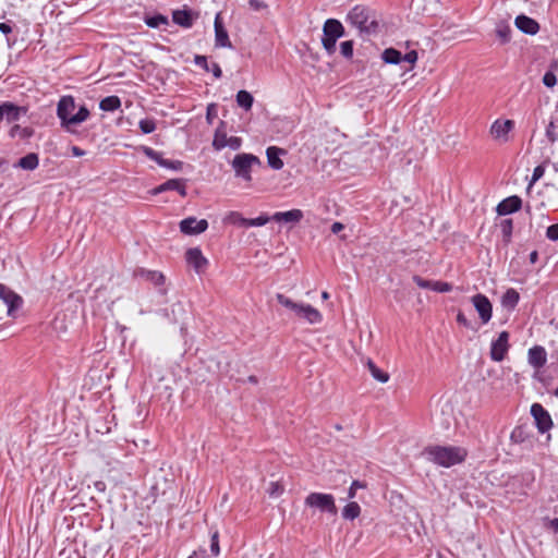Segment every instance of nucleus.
Returning a JSON list of instances; mask_svg holds the SVG:
<instances>
[{
  "instance_id": "obj_1",
  "label": "nucleus",
  "mask_w": 558,
  "mask_h": 558,
  "mask_svg": "<svg viewBox=\"0 0 558 558\" xmlns=\"http://www.w3.org/2000/svg\"><path fill=\"white\" fill-rule=\"evenodd\" d=\"M76 105L72 96H62L58 101L57 116L60 120V124L70 133H74L73 128L85 122L90 116L86 106H81L77 112L74 113Z\"/></svg>"
},
{
  "instance_id": "obj_2",
  "label": "nucleus",
  "mask_w": 558,
  "mask_h": 558,
  "mask_svg": "<svg viewBox=\"0 0 558 558\" xmlns=\"http://www.w3.org/2000/svg\"><path fill=\"white\" fill-rule=\"evenodd\" d=\"M422 454L430 462L442 466L450 468L463 462L468 456V451L463 447L458 446H428Z\"/></svg>"
},
{
  "instance_id": "obj_3",
  "label": "nucleus",
  "mask_w": 558,
  "mask_h": 558,
  "mask_svg": "<svg viewBox=\"0 0 558 558\" xmlns=\"http://www.w3.org/2000/svg\"><path fill=\"white\" fill-rule=\"evenodd\" d=\"M276 299L279 304L290 310L295 317L304 319L311 325L318 324L323 320L320 312L310 304L294 302L282 293H277Z\"/></svg>"
},
{
  "instance_id": "obj_4",
  "label": "nucleus",
  "mask_w": 558,
  "mask_h": 558,
  "mask_svg": "<svg viewBox=\"0 0 558 558\" xmlns=\"http://www.w3.org/2000/svg\"><path fill=\"white\" fill-rule=\"evenodd\" d=\"M347 20L356 27L361 34H375L378 29V23L374 13L364 5H355L347 16Z\"/></svg>"
},
{
  "instance_id": "obj_5",
  "label": "nucleus",
  "mask_w": 558,
  "mask_h": 558,
  "mask_svg": "<svg viewBox=\"0 0 558 558\" xmlns=\"http://www.w3.org/2000/svg\"><path fill=\"white\" fill-rule=\"evenodd\" d=\"M344 35V27L340 21L328 19L323 26L322 45L328 54L336 51L337 40Z\"/></svg>"
},
{
  "instance_id": "obj_6",
  "label": "nucleus",
  "mask_w": 558,
  "mask_h": 558,
  "mask_svg": "<svg viewBox=\"0 0 558 558\" xmlns=\"http://www.w3.org/2000/svg\"><path fill=\"white\" fill-rule=\"evenodd\" d=\"M254 165H260V160L253 154L241 153L234 156L231 166L238 178L245 181H251L252 167Z\"/></svg>"
},
{
  "instance_id": "obj_7",
  "label": "nucleus",
  "mask_w": 558,
  "mask_h": 558,
  "mask_svg": "<svg viewBox=\"0 0 558 558\" xmlns=\"http://www.w3.org/2000/svg\"><path fill=\"white\" fill-rule=\"evenodd\" d=\"M304 504L306 507L317 509L320 512H327L336 515L338 512L335 498L330 494L311 493L306 496Z\"/></svg>"
},
{
  "instance_id": "obj_8",
  "label": "nucleus",
  "mask_w": 558,
  "mask_h": 558,
  "mask_svg": "<svg viewBox=\"0 0 558 558\" xmlns=\"http://www.w3.org/2000/svg\"><path fill=\"white\" fill-rule=\"evenodd\" d=\"M23 303L22 298L7 286L0 283V319L3 314L13 316Z\"/></svg>"
},
{
  "instance_id": "obj_9",
  "label": "nucleus",
  "mask_w": 558,
  "mask_h": 558,
  "mask_svg": "<svg viewBox=\"0 0 558 558\" xmlns=\"http://www.w3.org/2000/svg\"><path fill=\"white\" fill-rule=\"evenodd\" d=\"M531 415L539 433L544 434L553 427V420L548 411L542 404L533 403L531 407Z\"/></svg>"
},
{
  "instance_id": "obj_10",
  "label": "nucleus",
  "mask_w": 558,
  "mask_h": 558,
  "mask_svg": "<svg viewBox=\"0 0 558 558\" xmlns=\"http://www.w3.org/2000/svg\"><path fill=\"white\" fill-rule=\"evenodd\" d=\"M509 332L501 331L496 340L492 342L490 359L495 362H501L509 350Z\"/></svg>"
},
{
  "instance_id": "obj_11",
  "label": "nucleus",
  "mask_w": 558,
  "mask_h": 558,
  "mask_svg": "<svg viewBox=\"0 0 558 558\" xmlns=\"http://www.w3.org/2000/svg\"><path fill=\"white\" fill-rule=\"evenodd\" d=\"M472 303L480 315L482 324H487L493 314V306L488 298L484 294L477 293L472 298Z\"/></svg>"
},
{
  "instance_id": "obj_12",
  "label": "nucleus",
  "mask_w": 558,
  "mask_h": 558,
  "mask_svg": "<svg viewBox=\"0 0 558 558\" xmlns=\"http://www.w3.org/2000/svg\"><path fill=\"white\" fill-rule=\"evenodd\" d=\"M27 109L17 106L10 101H4L0 105V121L5 120L8 123L20 120L22 114H25Z\"/></svg>"
},
{
  "instance_id": "obj_13",
  "label": "nucleus",
  "mask_w": 558,
  "mask_h": 558,
  "mask_svg": "<svg viewBox=\"0 0 558 558\" xmlns=\"http://www.w3.org/2000/svg\"><path fill=\"white\" fill-rule=\"evenodd\" d=\"M207 228V220H197L195 217L185 218L180 222V231L184 234H199L206 231Z\"/></svg>"
},
{
  "instance_id": "obj_14",
  "label": "nucleus",
  "mask_w": 558,
  "mask_h": 558,
  "mask_svg": "<svg viewBox=\"0 0 558 558\" xmlns=\"http://www.w3.org/2000/svg\"><path fill=\"white\" fill-rule=\"evenodd\" d=\"M185 259L198 274L202 272L208 264L207 258L198 247L189 248L185 253Z\"/></svg>"
},
{
  "instance_id": "obj_15",
  "label": "nucleus",
  "mask_w": 558,
  "mask_h": 558,
  "mask_svg": "<svg viewBox=\"0 0 558 558\" xmlns=\"http://www.w3.org/2000/svg\"><path fill=\"white\" fill-rule=\"evenodd\" d=\"M513 128L514 122L512 120H496L490 126V134L496 140H502V142H508V134Z\"/></svg>"
},
{
  "instance_id": "obj_16",
  "label": "nucleus",
  "mask_w": 558,
  "mask_h": 558,
  "mask_svg": "<svg viewBox=\"0 0 558 558\" xmlns=\"http://www.w3.org/2000/svg\"><path fill=\"white\" fill-rule=\"evenodd\" d=\"M166 191H177L181 196H186L185 180L170 179L153 190V194L157 195Z\"/></svg>"
},
{
  "instance_id": "obj_17",
  "label": "nucleus",
  "mask_w": 558,
  "mask_h": 558,
  "mask_svg": "<svg viewBox=\"0 0 558 558\" xmlns=\"http://www.w3.org/2000/svg\"><path fill=\"white\" fill-rule=\"evenodd\" d=\"M522 206V199L517 196L512 195L505 199H502L496 207V211L500 216H506L512 213L518 211Z\"/></svg>"
},
{
  "instance_id": "obj_18",
  "label": "nucleus",
  "mask_w": 558,
  "mask_h": 558,
  "mask_svg": "<svg viewBox=\"0 0 558 558\" xmlns=\"http://www.w3.org/2000/svg\"><path fill=\"white\" fill-rule=\"evenodd\" d=\"M215 45L216 47L231 48L232 44L229 39L227 29L225 28L220 13L215 17Z\"/></svg>"
},
{
  "instance_id": "obj_19",
  "label": "nucleus",
  "mask_w": 558,
  "mask_h": 558,
  "mask_svg": "<svg viewBox=\"0 0 558 558\" xmlns=\"http://www.w3.org/2000/svg\"><path fill=\"white\" fill-rule=\"evenodd\" d=\"M287 150L277 146H269L266 150L268 166L274 170H281L283 168V161L281 156L286 155Z\"/></svg>"
},
{
  "instance_id": "obj_20",
  "label": "nucleus",
  "mask_w": 558,
  "mask_h": 558,
  "mask_svg": "<svg viewBox=\"0 0 558 558\" xmlns=\"http://www.w3.org/2000/svg\"><path fill=\"white\" fill-rule=\"evenodd\" d=\"M515 26L524 34L535 35L539 31V24L526 15H518L514 21Z\"/></svg>"
},
{
  "instance_id": "obj_21",
  "label": "nucleus",
  "mask_w": 558,
  "mask_h": 558,
  "mask_svg": "<svg viewBox=\"0 0 558 558\" xmlns=\"http://www.w3.org/2000/svg\"><path fill=\"white\" fill-rule=\"evenodd\" d=\"M529 363L534 368L538 369L546 364L547 354L543 347L535 345L529 350Z\"/></svg>"
},
{
  "instance_id": "obj_22",
  "label": "nucleus",
  "mask_w": 558,
  "mask_h": 558,
  "mask_svg": "<svg viewBox=\"0 0 558 558\" xmlns=\"http://www.w3.org/2000/svg\"><path fill=\"white\" fill-rule=\"evenodd\" d=\"M532 437L531 426L527 424H521L512 430L510 439L513 444H524L530 441Z\"/></svg>"
},
{
  "instance_id": "obj_23",
  "label": "nucleus",
  "mask_w": 558,
  "mask_h": 558,
  "mask_svg": "<svg viewBox=\"0 0 558 558\" xmlns=\"http://www.w3.org/2000/svg\"><path fill=\"white\" fill-rule=\"evenodd\" d=\"M303 218V211L301 209H291L288 211H278L271 219L277 222H299Z\"/></svg>"
},
{
  "instance_id": "obj_24",
  "label": "nucleus",
  "mask_w": 558,
  "mask_h": 558,
  "mask_svg": "<svg viewBox=\"0 0 558 558\" xmlns=\"http://www.w3.org/2000/svg\"><path fill=\"white\" fill-rule=\"evenodd\" d=\"M519 292L513 288H509L501 298V305L508 310H514L519 303Z\"/></svg>"
},
{
  "instance_id": "obj_25",
  "label": "nucleus",
  "mask_w": 558,
  "mask_h": 558,
  "mask_svg": "<svg viewBox=\"0 0 558 558\" xmlns=\"http://www.w3.org/2000/svg\"><path fill=\"white\" fill-rule=\"evenodd\" d=\"M172 20L175 24L189 28L193 25V17L190 11L177 10L172 13Z\"/></svg>"
},
{
  "instance_id": "obj_26",
  "label": "nucleus",
  "mask_w": 558,
  "mask_h": 558,
  "mask_svg": "<svg viewBox=\"0 0 558 558\" xmlns=\"http://www.w3.org/2000/svg\"><path fill=\"white\" fill-rule=\"evenodd\" d=\"M39 165V158L36 153H29L26 156L20 158L15 167L22 168L24 170H35Z\"/></svg>"
},
{
  "instance_id": "obj_27",
  "label": "nucleus",
  "mask_w": 558,
  "mask_h": 558,
  "mask_svg": "<svg viewBox=\"0 0 558 558\" xmlns=\"http://www.w3.org/2000/svg\"><path fill=\"white\" fill-rule=\"evenodd\" d=\"M121 107V100L118 96H107L99 102V108L102 111H114Z\"/></svg>"
},
{
  "instance_id": "obj_28",
  "label": "nucleus",
  "mask_w": 558,
  "mask_h": 558,
  "mask_svg": "<svg viewBox=\"0 0 558 558\" xmlns=\"http://www.w3.org/2000/svg\"><path fill=\"white\" fill-rule=\"evenodd\" d=\"M381 58L384 62L389 64H399L402 62V53L395 48H387L383 51Z\"/></svg>"
},
{
  "instance_id": "obj_29",
  "label": "nucleus",
  "mask_w": 558,
  "mask_h": 558,
  "mask_svg": "<svg viewBox=\"0 0 558 558\" xmlns=\"http://www.w3.org/2000/svg\"><path fill=\"white\" fill-rule=\"evenodd\" d=\"M361 513V507L357 502L351 501L342 509V517L347 520H354Z\"/></svg>"
},
{
  "instance_id": "obj_30",
  "label": "nucleus",
  "mask_w": 558,
  "mask_h": 558,
  "mask_svg": "<svg viewBox=\"0 0 558 558\" xmlns=\"http://www.w3.org/2000/svg\"><path fill=\"white\" fill-rule=\"evenodd\" d=\"M236 102L241 108L250 110L253 106L254 98L247 90H239L236 94Z\"/></svg>"
},
{
  "instance_id": "obj_31",
  "label": "nucleus",
  "mask_w": 558,
  "mask_h": 558,
  "mask_svg": "<svg viewBox=\"0 0 558 558\" xmlns=\"http://www.w3.org/2000/svg\"><path fill=\"white\" fill-rule=\"evenodd\" d=\"M367 367L374 379L379 383H387L389 380V374L378 368L372 360L367 361Z\"/></svg>"
},
{
  "instance_id": "obj_32",
  "label": "nucleus",
  "mask_w": 558,
  "mask_h": 558,
  "mask_svg": "<svg viewBox=\"0 0 558 558\" xmlns=\"http://www.w3.org/2000/svg\"><path fill=\"white\" fill-rule=\"evenodd\" d=\"M496 35L501 44H507L511 39V27L508 24L500 23L496 27Z\"/></svg>"
},
{
  "instance_id": "obj_33",
  "label": "nucleus",
  "mask_w": 558,
  "mask_h": 558,
  "mask_svg": "<svg viewBox=\"0 0 558 558\" xmlns=\"http://www.w3.org/2000/svg\"><path fill=\"white\" fill-rule=\"evenodd\" d=\"M145 23L148 27L158 28L161 25H168V17L162 14H156L153 16H146Z\"/></svg>"
},
{
  "instance_id": "obj_34",
  "label": "nucleus",
  "mask_w": 558,
  "mask_h": 558,
  "mask_svg": "<svg viewBox=\"0 0 558 558\" xmlns=\"http://www.w3.org/2000/svg\"><path fill=\"white\" fill-rule=\"evenodd\" d=\"M500 230H501L505 243H507V244L510 243L511 235H512V230H513V221H512V219L507 218V219L501 220V222H500Z\"/></svg>"
},
{
  "instance_id": "obj_35",
  "label": "nucleus",
  "mask_w": 558,
  "mask_h": 558,
  "mask_svg": "<svg viewBox=\"0 0 558 558\" xmlns=\"http://www.w3.org/2000/svg\"><path fill=\"white\" fill-rule=\"evenodd\" d=\"M143 153L146 157H148L150 160L156 161L160 167H163L162 161H166L165 158H162L161 153L153 149L151 147L144 146Z\"/></svg>"
},
{
  "instance_id": "obj_36",
  "label": "nucleus",
  "mask_w": 558,
  "mask_h": 558,
  "mask_svg": "<svg viewBox=\"0 0 558 558\" xmlns=\"http://www.w3.org/2000/svg\"><path fill=\"white\" fill-rule=\"evenodd\" d=\"M143 275H145L146 279L151 281L155 286H161L165 283V276L159 271L148 270L143 271Z\"/></svg>"
},
{
  "instance_id": "obj_37",
  "label": "nucleus",
  "mask_w": 558,
  "mask_h": 558,
  "mask_svg": "<svg viewBox=\"0 0 558 558\" xmlns=\"http://www.w3.org/2000/svg\"><path fill=\"white\" fill-rule=\"evenodd\" d=\"M228 138L229 137H227V134L225 131L217 129L215 132L214 141H213L214 148L217 150L225 148L226 146H219V142L226 143V142H228Z\"/></svg>"
},
{
  "instance_id": "obj_38",
  "label": "nucleus",
  "mask_w": 558,
  "mask_h": 558,
  "mask_svg": "<svg viewBox=\"0 0 558 558\" xmlns=\"http://www.w3.org/2000/svg\"><path fill=\"white\" fill-rule=\"evenodd\" d=\"M138 126L144 134H150L156 130V123L153 119L141 120Z\"/></svg>"
},
{
  "instance_id": "obj_39",
  "label": "nucleus",
  "mask_w": 558,
  "mask_h": 558,
  "mask_svg": "<svg viewBox=\"0 0 558 558\" xmlns=\"http://www.w3.org/2000/svg\"><path fill=\"white\" fill-rule=\"evenodd\" d=\"M270 219H271V217H269L265 214L258 216L257 218H253V219L247 218V221H245L246 228L265 226Z\"/></svg>"
},
{
  "instance_id": "obj_40",
  "label": "nucleus",
  "mask_w": 558,
  "mask_h": 558,
  "mask_svg": "<svg viewBox=\"0 0 558 558\" xmlns=\"http://www.w3.org/2000/svg\"><path fill=\"white\" fill-rule=\"evenodd\" d=\"M340 52L344 58L351 59L353 57V41L352 40L342 41L340 44Z\"/></svg>"
},
{
  "instance_id": "obj_41",
  "label": "nucleus",
  "mask_w": 558,
  "mask_h": 558,
  "mask_svg": "<svg viewBox=\"0 0 558 558\" xmlns=\"http://www.w3.org/2000/svg\"><path fill=\"white\" fill-rule=\"evenodd\" d=\"M241 145H242V140L236 136L229 137L228 142H226V143L219 142V146H226V147L228 146L233 150H238L241 147Z\"/></svg>"
},
{
  "instance_id": "obj_42",
  "label": "nucleus",
  "mask_w": 558,
  "mask_h": 558,
  "mask_svg": "<svg viewBox=\"0 0 558 558\" xmlns=\"http://www.w3.org/2000/svg\"><path fill=\"white\" fill-rule=\"evenodd\" d=\"M432 290L440 293L450 292L452 290V286L445 281H434Z\"/></svg>"
},
{
  "instance_id": "obj_43",
  "label": "nucleus",
  "mask_w": 558,
  "mask_h": 558,
  "mask_svg": "<svg viewBox=\"0 0 558 558\" xmlns=\"http://www.w3.org/2000/svg\"><path fill=\"white\" fill-rule=\"evenodd\" d=\"M546 136L550 143L558 141V134L556 132V125L553 121L546 128Z\"/></svg>"
},
{
  "instance_id": "obj_44",
  "label": "nucleus",
  "mask_w": 558,
  "mask_h": 558,
  "mask_svg": "<svg viewBox=\"0 0 558 558\" xmlns=\"http://www.w3.org/2000/svg\"><path fill=\"white\" fill-rule=\"evenodd\" d=\"M229 221L233 225H239L242 227H246L247 218L242 217L239 213L232 211L229 215Z\"/></svg>"
},
{
  "instance_id": "obj_45",
  "label": "nucleus",
  "mask_w": 558,
  "mask_h": 558,
  "mask_svg": "<svg viewBox=\"0 0 558 558\" xmlns=\"http://www.w3.org/2000/svg\"><path fill=\"white\" fill-rule=\"evenodd\" d=\"M557 83V77L553 71H548L543 76V84L547 87H554Z\"/></svg>"
},
{
  "instance_id": "obj_46",
  "label": "nucleus",
  "mask_w": 558,
  "mask_h": 558,
  "mask_svg": "<svg viewBox=\"0 0 558 558\" xmlns=\"http://www.w3.org/2000/svg\"><path fill=\"white\" fill-rule=\"evenodd\" d=\"M413 281L422 289H433V282L432 280H426L417 275L413 276Z\"/></svg>"
},
{
  "instance_id": "obj_47",
  "label": "nucleus",
  "mask_w": 558,
  "mask_h": 558,
  "mask_svg": "<svg viewBox=\"0 0 558 558\" xmlns=\"http://www.w3.org/2000/svg\"><path fill=\"white\" fill-rule=\"evenodd\" d=\"M194 63L196 65L201 66L202 69H204L206 72L210 71L209 63L207 61V57H205V56L196 54L194 57Z\"/></svg>"
},
{
  "instance_id": "obj_48",
  "label": "nucleus",
  "mask_w": 558,
  "mask_h": 558,
  "mask_svg": "<svg viewBox=\"0 0 558 558\" xmlns=\"http://www.w3.org/2000/svg\"><path fill=\"white\" fill-rule=\"evenodd\" d=\"M163 168L171 169L174 171H179L183 168V162L180 160H169L166 159V161H162Z\"/></svg>"
},
{
  "instance_id": "obj_49",
  "label": "nucleus",
  "mask_w": 558,
  "mask_h": 558,
  "mask_svg": "<svg viewBox=\"0 0 558 558\" xmlns=\"http://www.w3.org/2000/svg\"><path fill=\"white\" fill-rule=\"evenodd\" d=\"M416 60H417V52L415 50H411V51L407 52L405 54H402V61L408 62L411 65L410 69L413 68V64L416 62Z\"/></svg>"
},
{
  "instance_id": "obj_50",
  "label": "nucleus",
  "mask_w": 558,
  "mask_h": 558,
  "mask_svg": "<svg viewBox=\"0 0 558 558\" xmlns=\"http://www.w3.org/2000/svg\"><path fill=\"white\" fill-rule=\"evenodd\" d=\"M210 550H211L214 556H218L219 553H220L219 541H218V532H215L211 535Z\"/></svg>"
},
{
  "instance_id": "obj_51",
  "label": "nucleus",
  "mask_w": 558,
  "mask_h": 558,
  "mask_svg": "<svg viewBox=\"0 0 558 558\" xmlns=\"http://www.w3.org/2000/svg\"><path fill=\"white\" fill-rule=\"evenodd\" d=\"M365 487V484L360 482V481H353L350 488H349V492H348V498H354L355 497V494H356V489L357 488H364Z\"/></svg>"
},
{
  "instance_id": "obj_52",
  "label": "nucleus",
  "mask_w": 558,
  "mask_h": 558,
  "mask_svg": "<svg viewBox=\"0 0 558 558\" xmlns=\"http://www.w3.org/2000/svg\"><path fill=\"white\" fill-rule=\"evenodd\" d=\"M546 236L549 240L558 241V223L551 225L547 228Z\"/></svg>"
},
{
  "instance_id": "obj_53",
  "label": "nucleus",
  "mask_w": 558,
  "mask_h": 558,
  "mask_svg": "<svg viewBox=\"0 0 558 558\" xmlns=\"http://www.w3.org/2000/svg\"><path fill=\"white\" fill-rule=\"evenodd\" d=\"M544 172L545 168L542 165L535 167L532 174V182L539 180L544 175Z\"/></svg>"
},
{
  "instance_id": "obj_54",
  "label": "nucleus",
  "mask_w": 558,
  "mask_h": 558,
  "mask_svg": "<svg viewBox=\"0 0 558 558\" xmlns=\"http://www.w3.org/2000/svg\"><path fill=\"white\" fill-rule=\"evenodd\" d=\"M457 322L460 324V325H463L464 327L466 328H472V324L470 323V320L465 317V315L462 313V312H459L458 315H457Z\"/></svg>"
},
{
  "instance_id": "obj_55",
  "label": "nucleus",
  "mask_w": 558,
  "mask_h": 558,
  "mask_svg": "<svg viewBox=\"0 0 558 558\" xmlns=\"http://www.w3.org/2000/svg\"><path fill=\"white\" fill-rule=\"evenodd\" d=\"M281 493H282V487L278 483L271 482L270 483L269 494L271 496H274V495H279Z\"/></svg>"
},
{
  "instance_id": "obj_56",
  "label": "nucleus",
  "mask_w": 558,
  "mask_h": 558,
  "mask_svg": "<svg viewBox=\"0 0 558 558\" xmlns=\"http://www.w3.org/2000/svg\"><path fill=\"white\" fill-rule=\"evenodd\" d=\"M209 68L216 78H220L222 76V71L218 63L214 62Z\"/></svg>"
},
{
  "instance_id": "obj_57",
  "label": "nucleus",
  "mask_w": 558,
  "mask_h": 558,
  "mask_svg": "<svg viewBox=\"0 0 558 558\" xmlns=\"http://www.w3.org/2000/svg\"><path fill=\"white\" fill-rule=\"evenodd\" d=\"M216 116V106L214 104H210L208 107H207V113H206V118L208 120L209 123L213 122V118Z\"/></svg>"
},
{
  "instance_id": "obj_58",
  "label": "nucleus",
  "mask_w": 558,
  "mask_h": 558,
  "mask_svg": "<svg viewBox=\"0 0 558 558\" xmlns=\"http://www.w3.org/2000/svg\"><path fill=\"white\" fill-rule=\"evenodd\" d=\"M344 228V226L341 223V222H333L331 225V232L337 234L339 233L340 231H342Z\"/></svg>"
},
{
  "instance_id": "obj_59",
  "label": "nucleus",
  "mask_w": 558,
  "mask_h": 558,
  "mask_svg": "<svg viewBox=\"0 0 558 558\" xmlns=\"http://www.w3.org/2000/svg\"><path fill=\"white\" fill-rule=\"evenodd\" d=\"M0 32L8 35L12 32V27L8 23H0Z\"/></svg>"
},
{
  "instance_id": "obj_60",
  "label": "nucleus",
  "mask_w": 558,
  "mask_h": 558,
  "mask_svg": "<svg viewBox=\"0 0 558 558\" xmlns=\"http://www.w3.org/2000/svg\"><path fill=\"white\" fill-rule=\"evenodd\" d=\"M71 151L75 157H81L85 155V151L77 146H72Z\"/></svg>"
},
{
  "instance_id": "obj_61",
  "label": "nucleus",
  "mask_w": 558,
  "mask_h": 558,
  "mask_svg": "<svg viewBox=\"0 0 558 558\" xmlns=\"http://www.w3.org/2000/svg\"><path fill=\"white\" fill-rule=\"evenodd\" d=\"M175 312H184L182 303L178 302L172 305V313L174 314Z\"/></svg>"
},
{
  "instance_id": "obj_62",
  "label": "nucleus",
  "mask_w": 558,
  "mask_h": 558,
  "mask_svg": "<svg viewBox=\"0 0 558 558\" xmlns=\"http://www.w3.org/2000/svg\"><path fill=\"white\" fill-rule=\"evenodd\" d=\"M529 258H530V262H531L532 264H535V263L537 262V259H538V253H537V251H533V252H531V253H530Z\"/></svg>"
},
{
  "instance_id": "obj_63",
  "label": "nucleus",
  "mask_w": 558,
  "mask_h": 558,
  "mask_svg": "<svg viewBox=\"0 0 558 558\" xmlns=\"http://www.w3.org/2000/svg\"><path fill=\"white\" fill-rule=\"evenodd\" d=\"M189 558H207V556L205 551H194Z\"/></svg>"
},
{
  "instance_id": "obj_64",
  "label": "nucleus",
  "mask_w": 558,
  "mask_h": 558,
  "mask_svg": "<svg viewBox=\"0 0 558 558\" xmlns=\"http://www.w3.org/2000/svg\"><path fill=\"white\" fill-rule=\"evenodd\" d=\"M550 525L556 532H558V518L554 519Z\"/></svg>"
}]
</instances>
